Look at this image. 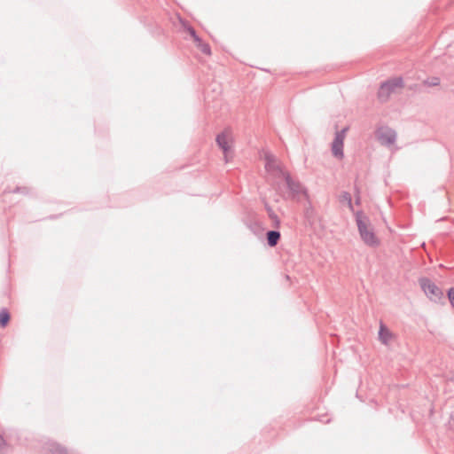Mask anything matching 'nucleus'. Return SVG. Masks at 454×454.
I'll return each instance as SVG.
<instances>
[{"label": "nucleus", "instance_id": "obj_1", "mask_svg": "<svg viewBox=\"0 0 454 454\" xmlns=\"http://www.w3.org/2000/svg\"><path fill=\"white\" fill-rule=\"evenodd\" d=\"M355 215L359 234L363 241L370 247L379 245V239L370 226L369 219L362 211H357Z\"/></svg>", "mask_w": 454, "mask_h": 454}, {"label": "nucleus", "instance_id": "obj_2", "mask_svg": "<svg viewBox=\"0 0 454 454\" xmlns=\"http://www.w3.org/2000/svg\"><path fill=\"white\" fill-rule=\"evenodd\" d=\"M403 86V81L401 77L387 80L381 83L379 91L378 98L380 102H386L389 98L390 95L395 91L396 88H402Z\"/></svg>", "mask_w": 454, "mask_h": 454}, {"label": "nucleus", "instance_id": "obj_3", "mask_svg": "<svg viewBox=\"0 0 454 454\" xmlns=\"http://www.w3.org/2000/svg\"><path fill=\"white\" fill-rule=\"evenodd\" d=\"M283 177L286 181L292 199L299 200L301 196H303L306 200L309 199L307 190L299 181L293 179L288 172L285 173Z\"/></svg>", "mask_w": 454, "mask_h": 454}, {"label": "nucleus", "instance_id": "obj_4", "mask_svg": "<svg viewBox=\"0 0 454 454\" xmlns=\"http://www.w3.org/2000/svg\"><path fill=\"white\" fill-rule=\"evenodd\" d=\"M348 130V127L343 128L342 129L337 131L335 133L334 139L332 143V153L334 157L339 160L343 159V143L346 137V133Z\"/></svg>", "mask_w": 454, "mask_h": 454}, {"label": "nucleus", "instance_id": "obj_5", "mask_svg": "<svg viewBox=\"0 0 454 454\" xmlns=\"http://www.w3.org/2000/svg\"><path fill=\"white\" fill-rule=\"evenodd\" d=\"M376 136L380 143L387 146L393 145L396 140V132L388 127L378 129Z\"/></svg>", "mask_w": 454, "mask_h": 454}, {"label": "nucleus", "instance_id": "obj_6", "mask_svg": "<svg viewBox=\"0 0 454 454\" xmlns=\"http://www.w3.org/2000/svg\"><path fill=\"white\" fill-rule=\"evenodd\" d=\"M265 168L269 173L277 176H284V174L287 173V171H285L278 163L276 157L270 153L265 155Z\"/></svg>", "mask_w": 454, "mask_h": 454}, {"label": "nucleus", "instance_id": "obj_7", "mask_svg": "<svg viewBox=\"0 0 454 454\" xmlns=\"http://www.w3.org/2000/svg\"><path fill=\"white\" fill-rule=\"evenodd\" d=\"M421 288L430 299H438L442 295L441 289L431 280L423 278L420 281Z\"/></svg>", "mask_w": 454, "mask_h": 454}, {"label": "nucleus", "instance_id": "obj_8", "mask_svg": "<svg viewBox=\"0 0 454 454\" xmlns=\"http://www.w3.org/2000/svg\"><path fill=\"white\" fill-rule=\"evenodd\" d=\"M231 136L230 129H224L222 133L216 137V143L218 146L223 151L225 161L228 162L227 153L230 150L229 139Z\"/></svg>", "mask_w": 454, "mask_h": 454}, {"label": "nucleus", "instance_id": "obj_9", "mask_svg": "<svg viewBox=\"0 0 454 454\" xmlns=\"http://www.w3.org/2000/svg\"><path fill=\"white\" fill-rule=\"evenodd\" d=\"M45 454H67V450L54 442H48L44 446Z\"/></svg>", "mask_w": 454, "mask_h": 454}, {"label": "nucleus", "instance_id": "obj_10", "mask_svg": "<svg viewBox=\"0 0 454 454\" xmlns=\"http://www.w3.org/2000/svg\"><path fill=\"white\" fill-rule=\"evenodd\" d=\"M379 338L384 344H387L392 338V333L383 324L380 326Z\"/></svg>", "mask_w": 454, "mask_h": 454}, {"label": "nucleus", "instance_id": "obj_11", "mask_svg": "<svg viewBox=\"0 0 454 454\" xmlns=\"http://www.w3.org/2000/svg\"><path fill=\"white\" fill-rule=\"evenodd\" d=\"M266 235L270 247H275L280 239V232L278 231H269Z\"/></svg>", "mask_w": 454, "mask_h": 454}, {"label": "nucleus", "instance_id": "obj_12", "mask_svg": "<svg viewBox=\"0 0 454 454\" xmlns=\"http://www.w3.org/2000/svg\"><path fill=\"white\" fill-rule=\"evenodd\" d=\"M339 201L340 203H346L348 207V208L353 212L354 211V206L352 203V197L349 192H342L340 195L339 196Z\"/></svg>", "mask_w": 454, "mask_h": 454}, {"label": "nucleus", "instance_id": "obj_13", "mask_svg": "<svg viewBox=\"0 0 454 454\" xmlns=\"http://www.w3.org/2000/svg\"><path fill=\"white\" fill-rule=\"evenodd\" d=\"M10 320V314L6 309H2L0 311V326L4 327Z\"/></svg>", "mask_w": 454, "mask_h": 454}, {"label": "nucleus", "instance_id": "obj_14", "mask_svg": "<svg viewBox=\"0 0 454 454\" xmlns=\"http://www.w3.org/2000/svg\"><path fill=\"white\" fill-rule=\"evenodd\" d=\"M197 46L200 48V50L204 53V54H207V55H210L211 54V49H210V46L209 44L206 43H203L201 41V39H200V41H197Z\"/></svg>", "mask_w": 454, "mask_h": 454}, {"label": "nucleus", "instance_id": "obj_15", "mask_svg": "<svg viewBox=\"0 0 454 454\" xmlns=\"http://www.w3.org/2000/svg\"><path fill=\"white\" fill-rule=\"evenodd\" d=\"M424 84L428 87L438 86L440 84V79L438 77L428 78L424 81Z\"/></svg>", "mask_w": 454, "mask_h": 454}, {"label": "nucleus", "instance_id": "obj_16", "mask_svg": "<svg viewBox=\"0 0 454 454\" xmlns=\"http://www.w3.org/2000/svg\"><path fill=\"white\" fill-rule=\"evenodd\" d=\"M307 201H308V203H307V206L305 207V215L307 217H310L313 215L314 210H313L311 202L309 201V199L307 200Z\"/></svg>", "mask_w": 454, "mask_h": 454}, {"label": "nucleus", "instance_id": "obj_17", "mask_svg": "<svg viewBox=\"0 0 454 454\" xmlns=\"http://www.w3.org/2000/svg\"><path fill=\"white\" fill-rule=\"evenodd\" d=\"M187 31L190 34V35L194 39L195 42L200 41V37L197 35L196 31L193 27H188Z\"/></svg>", "mask_w": 454, "mask_h": 454}, {"label": "nucleus", "instance_id": "obj_18", "mask_svg": "<svg viewBox=\"0 0 454 454\" xmlns=\"http://www.w3.org/2000/svg\"><path fill=\"white\" fill-rule=\"evenodd\" d=\"M448 297H449V300L451 303V305L453 306L454 308V287L450 288L449 291H448Z\"/></svg>", "mask_w": 454, "mask_h": 454}, {"label": "nucleus", "instance_id": "obj_19", "mask_svg": "<svg viewBox=\"0 0 454 454\" xmlns=\"http://www.w3.org/2000/svg\"><path fill=\"white\" fill-rule=\"evenodd\" d=\"M4 440L3 436L0 434V450H2V447L4 445Z\"/></svg>", "mask_w": 454, "mask_h": 454}, {"label": "nucleus", "instance_id": "obj_20", "mask_svg": "<svg viewBox=\"0 0 454 454\" xmlns=\"http://www.w3.org/2000/svg\"><path fill=\"white\" fill-rule=\"evenodd\" d=\"M20 190H21V188L17 187V188L13 191V192H20Z\"/></svg>", "mask_w": 454, "mask_h": 454}, {"label": "nucleus", "instance_id": "obj_21", "mask_svg": "<svg viewBox=\"0 0 454 454\" xmlns=\"http://www.w3.org/2000/svg\"><path fill=\"white\" fill-rule=\"evenodd\" d=\"M359 203H360V198L358 197V198H356V204H357V205H358Z\"/></svg>", "mask_w": 454, "mask_h": 454}]
</instances>
